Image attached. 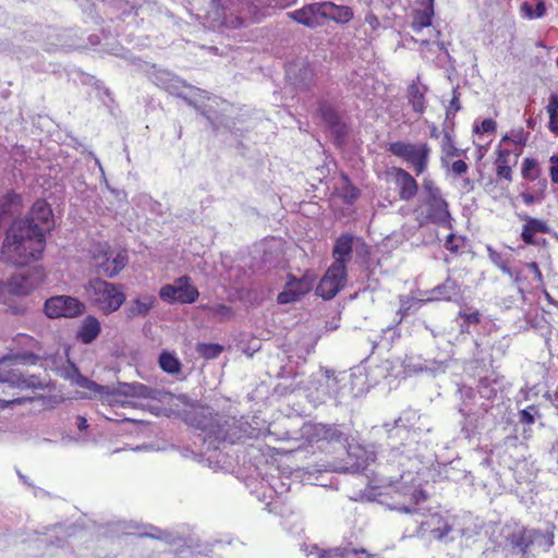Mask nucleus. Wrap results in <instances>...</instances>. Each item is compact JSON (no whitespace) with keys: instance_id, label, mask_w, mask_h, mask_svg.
Instances as JSON below:
<instances>
[{"instance_id":"58","label":"nucleus","mask_w":558,"mask_h":558,"mask_svg":"<svg viewBox=\"0 0 558 558\" xmlns=\"http://www.w3.org/2000/svg\"><path fill=\"white\" fill-rule=\"evenodd\" d=\"M5 289H7V283L0 281V295L4 292Z\"/></svg>"},{"instance_id":"24","label":"nucleus","mask_w":558,"mask_h":558,"mask_svg":"<svg viewBox=\"0 0 558 558\" xmlns=\"http://www.w3.org/2000/svg\"><path fill=\"white\" fill-rule=\"evenodd\" d=\"M432 294L434 296L430 300L451 302L461 295V289L454 279L447 277L441 284L432 290Z\"/></svg>"},{"instance_id":"7","label":"nucleus","mask_w":558,"mask_h":558,"mask_svg":"<svg viewBox=\"0 0 558 558\" xmlns=\"http://www.w3.org/2000/svg\"><path fill=\"white\" fill-rule=\"evenodd\" d=\"M199 296L198 289L192 284L189 276H181L172 284L160 288L159 298L167 303L192 304Z\"/></svg>"},{"instance_id":"59","label":"nucleus","mask_w":558,"mask_h":558,"mask_svg":"<svg viewBox=\"0 0 558 558\" xmlns=\"http://www.w3.org/2000/svg\"><path fill=\"white\" fill-rule=\"evenodd\" d=\"M531 267H532V268H533V269H534L538 275H541V271H539V269H538V267H537V265H536L535 263H532V264H531Z\"/></svg>"},{"instance_id":"42","label":"nucleus","mask_w":558,"mask_h":558,"mask_svg":"<svg viewBox=\"0 0 558 558\" xmlns=\"http://www.w3.org/2000/svg\"><path fill=\"white\" fill-rule=\"evenodd\" d=\"M536 415H539L538 409L535 404H531L519 412V421L521 424L533 425Z\"/></svg>"},{"instance_id":"25","label":"nucleus","mask_w":558,"mask_h":558,"mask_svg":"<svg viewBox=\"0 0 558 558\" xmlns=\"http://www.w3.org/2000/svg\"><path fill=\"white\" fill-rule=\"evenodd\" d=\"M156 298L150 294H145L140 298L132 300L129 306L125 308L126 316L129 318L145 317L149 311L154 307Z\"/></svg>"},{"instance_id":"14","label":"nucleus","mask_w":558,"mask_h":558,"mask_svg":"<svg viewBox=\"0 0 558 558\" xmlns=\"http://www.w3.org/2000/svg\"><path fill=\"white\" fill-rule=\"evenodd\" d=\"M16 221H27L36 231H40L46 239V233L50 232L54 228V218L51 206L45 199H37L28 214L23 219Z\"/></svg>"},{"instance_id":"16","label":"nucleus","mask_w":558,"mask_h":558,"mask_svg":"<svg viewBox=\"0 0 558 558\" xmlns=\"http://www.w3.org/2000/svg\"><path fill=\"white\" fill-rule=\"evenodd\" d=\"M305 551L307 558H376L365 549L349 547L322 548L318 545H310Z\"/></svg>"},{"instance_id":"15","label":"nucleus","mask_w":558,"mask_h":558,"mask_svg":"<svg viewBox=\"0 0 558 558\" xmlns=\"http://www.w3.org/2000/svg\"><path fill=\"white\" fill-rule=\"evenodd\" d=\"M521 155V149H511L507 146H498L495 149V174L498 180H504L508 183L513 180V168L518 163Z\"/></svg>"},{"instance_id":"53","label":"nucleus","mask_w":558,"mask_h":558,"mask_svg":"<svg viewBox=\"0 0 558 558\" xmlns=\"http://www.w3.org/2000/svg\"><path fill=\"white\" fill-rule=\"evenodd\" d=\"M365 22L367 24H369L372 26L373 29H375L376 27H378L379 25V21L377 19V16L374 14V13H368L366 16H365Z\"/></svg>"},{"instance_id":"41","label":"nucleus","mask_w":558,"mask_h":558,"mask_svg":"<svg viewBox=\"0 0 558 558\" xmlns=\"http://www.w3.org/2000/svg\"><path fill=\"white\" fill-rule=\"evenodd\" d=\"M0 383H8L11 386L19 387L27 385L26 379L21 374H16L13 371L0 372Z\"/></svg>"},{"instance_id":"47","label":"nucleus","mask_w":558,"mask_h":558,"mask_svg":"<svg viewBox=\"0 0 558 558\" xmlns=\"http://www.w3.org/2000/svg\"><path fill=\"white\" fill-rule=\"evenodd\" d=\"M549 161H550V163H553V166L549 169L550 180L554 184H557L558 183V156L553 155L549 158Z\"/></svg>"},{"instance_id":"29","label":"nucleus","mask_w":558,"mask_h":558,"mask_svg":"<svg viewBox=\"0 0 558 558\" xmlns=\"http://www.w3.org/2000/svg\"><path fill=\"white\" fill-rule=\"evenodd\" d=\"M158 362L160 368L169 375H179L182 372V363L172 352L162 351Z\"/></svg>"},{"instance_id":"17","label":"nucleus","mask_w":558,"mask_h":558,"mask_svg":"<svg viewBox=\"0 0 558 558\" xmlns=\"http://www.w3.org/2000/svg\"><path fill=\"white\" fill-rule=\"evenodd\" d=\"M323 8V2H315L290 12L288 15L299 24L314 28L322 25L324 22Z\"/></svg>"},{"instance_id":"6","label":"nucleus","mask_w":558,"mask_h":558,"mask_svg":"<svg viewBox=\"0 0 558 558\" xmlns=\"http://www.w3.org/2000/svg\"><path fill=\"white\" fill-rule=\"evenodd\" d=\"M86 292L93 305L106 315L118 311L125 302L121 286L100 278L89 280Z\"/></svg>"},{"instance_id":"51","label":"nucleus","mask_w":558,"mask_h":558,"mask_svg":"<svg viewBox=\"0 0 558 558\" xmlns=\"http://www.w3.org/2000/svg\"><path fill=\"white\" fill-rule=\"evenodd\" d=\"M411 307L412 305L410 304L409 300L401 303V306L398 311V313L400 314V320H402L405 316L409 315Z\"/></svg>"},{"instance_id":"2","label":"nucleus","mask_w":558,"mask_h":558,"mask_svg":"<svg viewBox=\"0 0 558 558\" xmlns=\"http://www.w3.org/2000/svg\"><path fill=\"white\" fill-rule=\"evenodd\" d=\"M74 383L110 405L135 407V403L130 399H151L154 397V391L140 383H119L117 387H109L99 385L78 373L74 377Z\"/></svg>"},{"instance_id":"31","label":"nucleus","mask_w":558,"mask_h":558,"mask_svg":"<svg viewBox=\"0 0 558 558\" xmlns=\"http://www.w3.org/2000/svg\"><path fill=\"white\" fill-rule=\"evenodd\" d=\"M434 16L433 5H428L424 10H416L413 13V19L411 22V28L415 33H420L423 28L432 25V20Z\"/></svg>"},{"instance_id":"18","label":"nucleus","mask_w":558,"mask_h":558,"mask_svg":"<svg viewBox=\"0 0 558 558\" xmlns=\"http://www.w3.org/2000/svg\"><path fill=\"white\" fill-rule=\"evenodd\" d=\"M15 341L26 349L12 354L10 360L24 365L37 364L39 361V354L37 352L40 350L38 341L28 335H19Z\"/></svg>"},{"instance_id":"21","label":"nucleus","mask_w":558,"mask_h":558,"mask_svg":"<svg viewBox=\"0 0 558 558\" xmlns=\"http://www.w3.org/2000/svg\"><path fill=\"white\" fill-rule=\"evenodd\" d=\"M522 220L525 221L523 225V229L521 232V239L525 244L533 245L535 244V234L536 233H547L548 226L545 221L530 217L527 215L520 216Z\"/></svg>"},{"instance_id":"50","label":"nucleus","mask_w":558,"mask_h":558,"mask_svg":"<svg viewBox=\"0 0 558 558\" xmlns=\"http://www.w3.org/2000/svg\"><path fill=\"white\" fill-rule=\"evenodd\" d=\"M360 196V191L357 187L350 185L348 187L347 194L344 195V198L348 203H353L355 199H357Z\"/></svg>"},{"instance_id":"11","label":"nucleus","mask_w":558,"mask_h":558,"mask_svg":"<svg viewBox=\"0 0 558 558\" xmlns=\"http://www.w3.org/2000/svg\"><path fill=\"white\" fill-rule=\"evenodd\" d=\"M45 279V269L41 266L34 267L24 274L11 276L7 282V289L13 295L25 296L36 290Z\"/></svg>"},{"instance_id":"40","label":"nucleus","mask_w":558,"mask_h":558,"mask_svg":"<svg viewBox=\"0 0 558 558\" xmlns=\"http://www.w3.org/2000/svg\"><path fill=\"white\" fill-rule=\"evenodd\" d=\"M539 184L542 186L541 191L536 194L530 193V192H522L520 194V197L522 198L523 203L527 206L538 203L544 198V192L547 187V182L545 179L539 181Z\"/></svg>"},{"instance_id":"20","label":"nucleus","mask_w":558,"mask_h":558,"mask_svg":"<svg viewBox=\"0 0 558 558\" xmlns=\"http://www.w3.org/2000/svg\"><path fill=\"white\" fill-rule=\"evenodd\" d=\"M208 422L201 428L206 433V439L217 442L228 440V421L220 415H210Z\"/></svg>"},{"instance_id":"9","label":"nucleus","mask_w":558,"mask_h":558,"mask_svg":"<svg viewBox=\"0 0 558 558\" xmlns=\"http://www.w3.org/2000/svg\"><path fill=\"white\" fill-rule=\"evenodd\" d=\"M84 311L85 304L71 295H54L44 304V312L49 318H75Z\"/></svg>"},{"instance_id":"35","label":"nucleus","mask_w":558,"mask_h":558,"mask_svg":"<svg viewBox=\"0 0 558 558\" xmlns=\"http://www.w3.org/2000/svg\"><path fill=\"white\" fill-rule=\"evenodd\" d=\"M196 351L202 357L206 360H213L218 357L222 353L223 347L218 343L201 342L197 343Z\"/></svg>"},{"instance_id":"37","label":"nucleus","mask_w":558,"mask_h":558,"mask_svg":"<svg viewBox=\"0 0 558 558\" xmlns=\"http://www.w3.org/2000/svg\"><path fill=\"white\" fill-rule=\"evenodd\" d=\"M458 316L463 319V323L460 325L462 333L469 332L470 325H478L481 323V313L477 310L472 313L460 311Z\"/></svg>"},{"instance_id":"56","label":"nucleus","mask_w":558,"mask_h":558,"mask_svg":"<svg viewBox=\"0 0 558 558\" xmlns=\"http://www.w3.org/2000/svg\"><path fill=\"white\" fill-rule=\"evenodd\" d=\"M242 23H243V21L241 19H236V23L228 22V21L223 22V24L226 26H231V27H236V26L241 25Z\"/></svg>"},{"instance_id":"10","label":"nucleus","mask_w":558,"mask_h":558,"mask_svg":"<svg viewBox=\"0 0 558 558\" xmlns=\"http://www.w3.org/2000/svg\"><path fill=\"white\" fill-rule=\"evenodd\" d=\"M316 275L313 270H305L301 278L289 274L283 291L277 296L279 304H289L300 300L307 294L314 287Z\"/></svg>"},{"instance_id":"8","label":"nucleus","mask_w":558,"mask_h":558,"mask_svg":"<svg viewBox=\"0 0 558 558\" xmlns=\"http://www.w3.org/2000/svg\"><path fill=\"white\" fill-rule=\"evenodd\" d=\"M424 206L425 211L421 210V207L414 210L420 225L435 223L452 229L449 205L444 197L425 198Z\"/></svg>"},{"instance_id":"49","label":"nucleus","mask_w":558,"mask_h":558,"mask_svg":"<svg viewBox=\"0 0 558 558\" xmlns=\"http://www.w3.org/2000/svg\"><path fill=\"white\" fill-rule=\"evenodd\" d=\"M451 169L453 173L461 175L468 171L469 167L464 160L459 159L452 162Z\"/></svg>"},{"instance_id":"28","label":"nucleus","mask_w":558,"mask_h":558,"mask_svg":"<svg viewBox=\"0 0 558 558\" xmlns=\"http://www.w3.org/2000/svg\"><path fill=\"white\" fill-rule=\"evenodd\" d=\"M529 138V133H526L522 128L518 130H511L510 133L505 134L499 145L510 147L511 149H523L526 145Z\"/></svg>"},{"instance_id":"34","label":"nucleus","mask_w":558,"mask_h":558,"mask_svg":"<svg viewBox=\"0 0 558 558\" xmlns=\"http://www.w3.org/2000/svg\"><path fill=\"white\" fill-rule=\"evenodd\" d=\"M521 175L526 181H535L541 175V168L534 158L526 157L522 161Z\"/></svg>"},{"instance_id":"23","label":"nucleus","mask_w":558,"mask_h":558,"mask_svg":"<svg viewBox=\"0 0 558 558\" xmlns=\"http://www.w3.org/2000/svg\"><path fill=\"white\" fill-rule=\"evenodd\" d=\"M324 21L331 20L339 24L349 23L353 19V10L348 5H337L333 2H323Z\"/></svg>"},{"instance_id":"4","label":"nucleus","mask_w":558,"mask_h":558,"mask_svg":"<svg viewBox=\"0 0 558 558\" xmlns=\"http://www.w3.org/2000/svg\"><path fill=\"white\" fill-rule=\"evenodd\" d=\"M386 150L410 167L416 175L428 169L432 147L426 142L395 141L387 144Z\"/></svg>"},{"instance_id":"12","label":"nucleus","mask_w":558,"mask_h":558,"mask_svg":"<svg viewBox=\"0 0 558 558\" xmlns=\"http://www.w3.org/2000/svg\"><path fill=\"white\" fill-rule=\"evenodd\" d=\"M348 281V268L330 265L316 288V293L324 300L333 299Z\"/></svg>"},{"instance_id":"45","label":"nucleus","mask_w":558,"mask_h":558,"mask_svg":"<svg viewBox=\"0 0 558 558\" xmlns=\"http://www.w3.org/2000/svg\"><path fill=\"white\" fill-rule=\"evenodd\" d=\"M441 151L447 158H452L459 156V149L456 147V144L450 134L446 133L441 144Z\"/></svg>"},{"instance_id":"43","label":"nucleus","mask_w":558,"mask_h":558,"mask_svg":"<svg viewBox=\"0 0 558 558\" xmlns=\"http://www.w3.org/2000/svg\"><path fill=\"white\" fill-rule=\"evenodd\" d=\"M432 519L436 520L437 523H441L439 526L430 530V533L436 539H442L452 531V527L447 522H445L440 515H433Z\"/></svg>"},{"instance_id":"48","label":"nucleus","mask_w":558,"mask_h":558,"mask_svg":"<svg viewBox=\"0 0 558 558\" xmlns=\"http://www.w3.org/2000/svg\"><path fill=\"white\" fill-rule=\"evenodd\" d=\"M407 490H408V486L404 485V484L390 485L388 487L387 494L388 495H393V496H397V497H400V496L405 497L408 495Z\"/></svg>"},{"instance_id":"36","label":"nucleus","mask_w":558,"mask_h":558,"mask_svg":"<svg viewBox=\"0 0 558 558\" xmlns=\"http://www.w3.org/2000/svg\"><path fill=\"white\" fill-rule=\"evenodd\" d=\"M465 245V238L449 233L445 240V247L453 255H459Z\"/></svg>"},{"instance_id":"22","label":"nucleus","mask_w":558,"mask_h":558,"mask_svg":"<svg viewBox=\"0 0 558 558\" xmlns=\"http://www.w3.org/2000/svg\"><path fill=\"white\" fill-rule=\"evenodd\" d=\"M100 331L101 326L98 318L88 315L82 322L76 333V339L84 344H89L100 335Z\"/></svg>"},{"instance_id":"13","label":"nucleus","mask_w":558,"mask_h":558,"mask_svg":"<svg viewBox=\"0 0 558 558\" xmlns=\"http://www.w3.org/2000/svg\"><path fill=\"white\" fill-rule=\"evenodd\" d=\"M391 179L400 201L410 202L418 193L420 185L415 178L402 167H391L386 171Z\"/></svg>"},{"instance_id":"19","label":"nucleus","mask_w":558,"mask_h":558,"mask_svg":"<svg viewBox=\"0 0 558 558\" xmlns=\"http://www.w3.org/2000/svg\"><path fill=\"white\" fill-rule=\"evenodd\" d=\"M353 242L354 236L351 233H342L336 239L331 252L333 258L331 265L347 267L352 258Z\"/></svg>"},{"instance_id":"38","label":"nucleus","mask_w":558,"mask_h":558,"mask_svg":"<svg viewBox=\"0 0 558 558\" xmlns=\"http://www.w3.org/2000/svg\"><path fill=\"white\" fill-rule=\"evenodd\" d=\"M204 310L222 319H230L234 315L232 307L226 304H217L214 306L205 305Z\"/></svg>"},{"instance_id":"3","label":"nucleus","mask_w":558,"mask_h":558,"mask_svg":"<svg viewBox=\"0 0 558 558\" xmlns=\"http://www.w3.org/2000/svg\"><path fill=\"white\" fill-rule=\"evenodd\" d=\"M343 438L336 425L306 422L300 428L299 449L315 454L325 451L331 444Z\"/></svg>"},{"instance_id":"26","label":"nucleus","mask_w":558,"mask_h":558,"mask_svg":"<svg viewBox=\"0 0 558 558\" xmlns=\"http://www.w3.org/2000/svg\"><path fill=\"white\" fill-rule=\"evenodd\" d=\"M427 88L418 82H412L407 89V97L409 104L412 106L413 111L423 113L426 109V94Z\"/></svg>"},{"instance_id":"52","label":"nucleus","mask_w":558,"mask_h":558,"mask_svg":"<svg viewBox=\"0 0 558 558\" xmlns=\"http://www.w3.org/2000/svg\"><path fill=\"white\" fill-rule=\"evenodd\" d=\"M391 508L400 511V512H404V513H410L412 510H411V507L410 506H407L400 501H395L390 505Z\"/></svg>"},{"instance_id":"27","label":"nucleus","mask_w":558,"mask_h":558,"mask_svg":"<svg viewBox=\"0 0 558 558\" xmlns=\"http://www.w3.org/2000/svg\"><path fill=\"white\" fill-rule=\"evenodd\" d=\"M23 208L22 196L15 192H8L0 197V214L5 220L13 214H19Z\"/></svg>"},{"instance_id":"44","label":"nucleus","mask_w":558,"mask_h":558,"mask_svg":"<svg viewBox=\"0 0 558 558\" xmlns=\"http://www.w3.org/2000/svg\"><path fill=\"white\" fill-rule=\"evenodd\" d=\"M521 11L524 12L525 15L530 19L542 17L546 13V5H545L544 1H539L536 4L535 10H533L532 7L527 2H524L521 5Z\"/></svg>"},{"instance_id":"54","label":"nucleus","mask_w":558,"mask_h":558,"mask_svg":"<svg viewBox=\"0 0 558 558\" xmlns=\"http://www.w3.org/2000/svg\"><path fill=\"white\" fill-rule=\"evenodd\" d=\"M461 109L460 100L457 95H454L449 105V111L458 112Z\"/></svg>"},{"instance_id":"55","label":"nucleus","mask_w":558,"mask_h":558,"mask_svg":"<svg viewBox=\"0 0 558 558\" xmlns=\"http://www.w3.org/2000/svg\"><path fill=\"white\" fill-rule=\"evenodd\" d=\"M77 427L83 430L88 427L87 420L83 416H77Z\"/></svg>"},{"instance_id":"5","label":"nucleus","mask_w":558,"mask_h":558,"mask_svg":"<svg viewBox=\"0 0 558 558\" xmlns=\"http://www.w3.org/2000/svg\"><path fill=\"white\" fill-rule=\"evenodd\" d=\"M89 253L92 267L107 278L116 277L129 260L126 251L112 248L107 242L95 243Z\"/></svg>"},{"instance_id":"30","label":"nucleus","mask_w":558,"mask_h":558,"mask_svg":"<svg viewBox=\"0 0 558 558\" xmlns=\"http://www.w3.org/2000/svg\"><path fill=\"white\" fill-rule=\"evenodd\" d=\"M539 535L541 532L536 530L523 529L512 536V544L514 547H518L522 554H525L534 544L535 538Z\"/></svg>"},{"instance_id":"1","label":"nucleus","mask_w":558,"mask_h":558,"mask_svg":"<svg viewBox=\"0 0 558 558\" xmlns=\"http://www.w3.org/2000/svg\"><path fill=\"white\" fill-rule=\"evenodd\" d=\"M46 248V239L27 221L14 220L8 228L1 250L0 260L15 267H25L38 262Z\"/></svg>"},{"instance_id":"46","label":"nucleus","mask_w":558,"mask_h":558,"mask_svg":"<svg viewBox=\"0 0 558 558\" xmlns=\"http://www.w3.org/2000/svg\"><path fill=\"white\" fill-rule=\"evenodd\" d=\"M423 189L426 194L425 198L442 197L440 189L435 184L433 180L425 179L423 182Z\"/></svg>"},{"instance_id":"57","label":"nucleus","mask_w":558,"mask_h":558,"mask_svg":"<svg viewBox=\"0 0 558 558\" xmlns=\"http://www.w3.org/2000/svg\"><path fill=\"white\" fill-rule=\"evenodd\" d=\"M438 136H439L438 129H437V126H435V125H434V126L430 129V137H432V138H438Z\"/></svg>"},{"instance_id":"33","label":"nucleus","mask_w":558,"mask_h":558,"mask_svg":"<svg viewBox=\"0 0 558 558\" xmlns=\"http://www.w3.org/2000/svg\"><path fill=\"white\" fill-rule=\"evenodd\" d=\"M546 112L548 114V130L558 136V94L554 93L549 96Z\"/></svg>"},{"instance_id":"39","label":"nucleus","mask_w":558,"mask_h":558,"mask_svg":"<svg viewBox=\"0 0 558 558\" xmlns=\"http://www.w3.org/2000/svg\"><path fill=\"white\" fill-rule=\"evenodd\" d=\"M497 131V122L492 119H485L481 123L473 125V132L477 135L494 134Z\"/></svg>"},{"instance_id":"32","label":"nucleus","mask_w":558,"mask_h":558,"mask_svg":"<svg viewBox=\"0 0 558 558\" xmlns=\"http://www.w3.org/2000/svg\"><path fill=\"white\" fill-rule=\"evenodd\" d=\"M318 113L328 128L336 129L340 124V117L337 110L328 101H318Z\"/></svg>"}]
</instances>
